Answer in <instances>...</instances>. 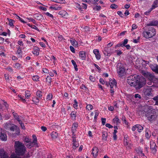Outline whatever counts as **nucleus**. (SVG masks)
<instances>
[{
	"label": "nucleus",
	"instance_id": "1",
	"mask_svg": "<svg viewBox=\"0 0 158 158\" xmlns=\"http://www.w3.org/2000/svg\"><path fill=\"white\" fill-rule=\"evenodd\" d=\"M146 79L141 75H131L127 78V83L136 89H139L146 83Z\"/></svg>",
	"mask_w": 158,
	"mask_h": 158
},
{
	"label": "nucleus",
	"instance_id": "2",
	"mask_svg": "<svg viewBox=\"0 0 158 158\" xmlns=\"http://www.w3.org/2000/svg\"><path fill=\"white\" fill-rule=\"evenodd\" d=\"M15 152L19 155H23L25 152V146L19 141L15 142Z\"/></svg>",
	"mask_w": 158,
	"mask_h": 158
},
{
	"label": "nucleus",
	"instance_id": "3",
	"mask_svg": "<svg viewBox=\"0 0 158 158\" xmlns=\"http://www.w3.org/2000/svg\"><path fill=\"white\" fill-rule=\"evenodd\" d=\"M156 34L155 29L152 27H149L148 30L143 32V37L146 39L151 38L155 35Z\"/></svg>",
	"mask_w": 158,
	"mask_h": 158
},
{
	"label": "nucleus",
	"instance_id": "4",
	"mask_svg": "<svg viewBox=\"0 0 158 158\" xmlns=\"http://www.w3.org/2000/svg\"><path fill=\"white\" fill-rule=\"evenodd\" d=\"M117 71L120 77L124 76L126 74L125 69L121 63H118L117 65Z\"/></svg>",
	"mask_w": 158,
	"mask_h": 158
},
{
	"label": "nucleus",
	"instance_id": "5",
	"mask_svg": "<svg viewBox=\"0 0 158 158\" xmlns=\"http://www.w3.org/2000/svg\"><path fill=\"white\" fill-rule=\"evenodd\" d=\"M146 116L148 120L151 121L154 120L157 118V114L154 111L152 112V111L149 110L146 114Z\"/></svg>",
	"mask_w": 158,
	"mask_h": 158
},
{
	"label": "nucleus",
	"instance_id": "6",
	"mask_svg": "<svg viewBox=\"0 0 158 158\" xmlns=\"http://www.w3.org/2000/svg\"><path fill=\"white\" fill-rule=\"evenodd\" d=\"M142 74L150 81L155 80V76L153 74L146 71H143L141 72Z\"/></svg>",
	"mask_w": 158,
	"mask_h": 158
},
{
	"label": "nucleus",
	"instance_id": "7",
	"mask_svg": "<svg viewBox=\"0 0 158 158\" xmlns=\"http://www.w3.org/2000/svg\"><path fill=\"white\" fill-rule=\"evenodd\" d=\"M17 127L14 124H7V126L5 128L7 129H10L11 131H14L16 129L17 133H16L17 135H19V129H17Z\"/></svg>",
	"mask_w": 158,
	"mask_h": 158
},
{
	"label": "nucleus",
	"instance_id": "8",
	"mask_svg": "<svg viewBox=\"0 0 158 158\" xmlns=\"http://www.w3.org/2000/svg\"><path fill=\"white\" fill-rule=\"evenodd\" d=\"M7 135L4 132V130L1 128V131L0 132V139L2 141H6L7 140Z\"/></svg>",
	"mask_w": 158,
	"mask_h": 158
},
{
	"label": "nucleus",
	"instance_id": "9",
	"mask_svg": "<svg viewBox=\"0 0 158 158\" xmlns=\"http://www.w3.org/2000/svg\"><path fill=\"white\" fill-rule=\"evenodd\" d=\"M136 153L141 157L145 156V155L143 153V148L139 146L136 147L135 149Z\"/></svg>",
	"mask_w": 158,
	"mask_h": 158
},
{
	"label": "nucleus",
	"instance_id": "10",
	"mask_svg": "<svg viewBox=\"0 0 158 158\" xmlns=\"http://www.w3.org/2000/svg\"><path fill=\"white\" fill-rule=\"evenodd\" d=\"M10 154L5 152L3 149H0V156L1 158H10Z\"/></svg>",
	"mask_w": 158,
	"mask_h": 158
},
{
	"label": "nucleus",
	"instance_id": "11",
	"mask_svg": "<svg viewBox=\"0 0 158 158\" xmlns=\"http://www.w3.org/2000/svg\"><path fill=\"white\" fill-rule=\"evenodd\" d=\"M156 144L153 142H152L150 143V148L152 150V152L153 154H155L157 150L156 148Z\"/></svg>",
	"mask_w": 158,
	"mask_h": 158
},
{
	"label": "nucleus",
	"instance_id": "12",
	"mask_svg": "<svg viewBox=\"0 0 158 158\" xmlns=\"http://www.w3.org/2000/svg\"><path fill=\"white\" fill-rule=\"evenodd\" d=\"M150 67L153 71L158 73V65L157 64H150Z\"/></svg>",
	"mask_w": 158,
	"mask_h": 158
},
{
	"label": "nucleus",
	"instance_id": "13",
	"mask_svg": "<svg viewBox=\"0 0 158 158\" xmlns=\"http://www.w3.org/2000/svg\"><path fill=\"white\" fill-rule=\"evenodd\" d=\"M72 145L73 148L74 149H76L79 146V143L77 141L76 138L74 137H73Z\"/></svg>",
	"mask_w": 158,
	"mask_h": 158
},
{
	"label": "nucleus",
	"instance_id": "14",
	"mask_svg": "<svg viewBox=\"0 0 158 158\" xmlns=\"http://www.w3.org/2000/svg\"><path fill=\"white\" fill-rule=\"evenodd\" d=\"M105 56H110L111 54L110 49L108 47H105L103 51Z\"/></svg>",
	"mask_w": 158,
	"mask_h": 158
},
{
	"label": "nucleus",
	"instance_id": "15",
	"mask_svg": "<svg viewBox=\"0 0 158 158\" xmlns=\"http://www.w3.org/2000/svg\"><path fill=\"white\" fill-rule=\"evenodd\" d=\"M98 148L96 147H94L92 150V154L94 158L96 157L98 154Z\"/></svg>",
	"mask_w": 158,
	"mask_h": 158
},
{
	"label": "nucleus",
	"instance_id": "16",
	"mask_svg": "<svg viewBox=\"0 0 158 158\" xmlns=\"http://www.w3.org/2000/svg\"><path fill=\"white\" fill-rule=\"evenodd\" d=\"M59 14L64 18H67L68 17V13L64 10H62L59 11Z\"/></svg>",
	"mask_w": 158,
	"mask_h": 158
},
{
	"label": "nucleus",
	"instance_id": "17",
	"mask_svg": "<svg viewBox=\"0 0 158 158\" xmlns=\"http://www.w3.org/2000/svg\"><path fill=\"white\" fill-rule=\"evenodd\" d=\"M116 84L117 82L115 79L110 80L109 85L111 88H113L114 86H116Z\"/></svg>",
	"mask_w": 158,
	"mask_h": 158
},
{
	"label": "nucleus",
	"instance_id": "18",
	"mask_svg": "<svg viewBox=\"0 0 158 158\" xmlns=\"http://www.w3.org/2000/svg\"><path fill=\"white\" fill-rule=\"evenodd\" d=\"M93 52L95 54L97 59H100L101 56L98 49H95L93 50Z\"/></svg>",
	"mask_w": 158,
	"mask_h": 158
},
{
	"label": "nucleus",
	"instance_id": "19",
	"mask_svg": "<svg viewBox=\"0 0 158 158\" xmlns=\"http://www.w3.org/2000/svg\"><path fill=\"white\" fill-rule=\"evenodd\" d=\"M39 51L40 48H39L36 46L34 47L33 51V53L35 55H38L39 54Z\"/></svg>",
	"mask_w": 158,
	"mask_h": 158
},
{
	"label": "nucleus",
	"instance_id": "20",
	"mask_svg": "<svg viewBox=\"0 0 158 158\" xmlns=\"http://www.w3.org/2000/svg\"><path fill=\"white\" fill-rule=\"evenodd\" d=\"M13 115L15 118L18 121L19 123L22 122L21 120H22V117L21 116H19L16 114H14Z\"/></svg>",
	"mask_w": 158,
	"mask_h": 158
},
{
	"label": "nucleus",
	"instance_id": "21",
	"mask_svg": "<svg viewBox=\"0 0 158 158\" xmlns=\"http://www.w3.org/2000/svg\"><path fill=\"white\" fill-rule=\"evenodd\" d=\"M70 41L74 47H77L78 45L77 42L74 39L71 38Z\"/></svg>",
	"mask_w": 158,
	"mask_h": 158
},
{
	"label": "nucleus",
	"instance_id": "22",
	"mask_svg": "<svg viewBox=\"0 0 158 158\" xmlns=\"http://www.w3.org/2000/svg\"><path fill=\"white\" fill-rule=\"evenodd\" d=\"M79 56L80 58L82 59L86 58L85 52L84 51H81L79 52Z\"/></svg>",
	"mask_w": 158,
	"mask_h": 158
},
{
	"label": "nucleus",
	"instance_id": "23",
	"mask_svg": "<svg viewBox=\"0 0 158 158\" xmlns=\"http://www.w3.org/2000/svg\"><path fill=\"white\" fill-rule=\"evenodd\" d=\"M158 7V0H156L154 2L151 8V10H152Z\"/></svg>",
	"mask_w": 158,
	"mask_h": 158
},
{
	"label": "nucleus",
	"instance_id": "24",
	"mask_svg": "<svg viewBox=\"0 0 158 158\" xmlns=\"http://www.w3.org/2000/svg\"><path fill=\"white\" fill-rule=\"evenodd\" d=\"M113 122L116 125H118L120 123L119 119L117 116H116L115 118L113 119Z\"/></svg>",
	"mask_w": 158,
	"mask_h": 158
},
{
	"label": "nucleus",
	"instance_id": "25",
	"mask_svg": "<svg viewBox=\"0 0 158 158\" xmlns=\"http://www.w3.org/2000/svg\"><path fill=\"white\" fill-rule=\"evenodd\" d=\"M158 25V21H153L147 24L148 26H157Z\"/></svg>",
	"mask_w": 158,
	"mask_h": 158
},
{
	"label": "nucleus",
	"instance_id": "26",
	"mask_svg": "<svg viewBox=\"0 0 158 158\" xmlns=\"http://www.w3.org/2000/svg\"><path fill=\"white\" fill-rule=\"evenodd\" d=\"M102 139L104 141H106L107 140V138L108 135V134L107 132L104 131L102 132Z\"/></svg>",
	"mask_w": 158,
	"mask_h": 158
},
{
	"label": "nucleus",
	"instance_id": "27",
	"mask_svg": "<svg viewBox=\"0 0 158 158\" xmlns=\"http://www.w3.org/2000/svg\"><path fill=\"white\" fill-rule=\"evenodd\" d=\"M32 101L35 104H37L39 102V99L38 98H37L36 96H34L32 98Z\"/></svg>",
	"mask_w": 158,
	"mask_h": 158
},
{
	"label": "nucleus",
	"instance_id": "28",
	"mask_svg": "<svg viewBox=\"0 0 158 158\" xmlns=\"http://www.w3.org/2000/svg\"><path fill=\"white\" fill-rule=\"evenodd\" d=\"M145 136L146 138L148 139L151 135V133L148 129H146Z\"/></svg>",
	"mask_w": 158,
	"mask_h": 158
},
{
	"label": "nucleus",
	"instance_id": "29",
	"mask_svg": "<svg viewBox=\"0 0 158 158\" xmlns=\"http://www.w3.org/2000/svg\"><path fill=\"white\" fill-rule=\"evenodd\" d=\"M6 20L7 21L9 22V24L10 26H14V21L13 20L7 18Z\"/></svg>",
	"mask_w": 158,
	"mask_h": 158
},
{
	"label": "nucleus",
	"instance_id": "30",
	"mask_svg": "<svg viewBox=\"0 0 158 158\" xmlns=\"http://www.w3.org/2000/svg\"><path fill=\"white\" fill-rule=\"evenodd\" d=\"M52 137L53 139H55L58 136V133L55 131H53L52 133Z\"/></svg>",
	"mask_w": 158,
	"mask_h": 158
},
{
	"label": "nucleus",
	"instance_id": "31",
	"mask_svg": "<svg viewBox=\"0 0 158 158\" xmlns=\"http://www.w3.org/2000/svg\"><path fill=\"white\" fill-rule=\"evenodd\" d=\"M31 92L29 90H27L25 92V96L27 98H29L31 96Z\"/></svg>",
	"mask_w": 158,
	"mask_h": 158
},
{
	"label": "nucleus",
	"instance_id": "32",
	"mask_svg": "<svg viewBox=\"0 0 158 158\" xmlns=\"http://www.w3.org/2000/svg\"><path fill=\"white\" fill-rule=\"evenodd\" d=\"M40 77L38 75H35L32 77V79L34 81H39Z\"/></svg>",
	"mask_w": 158,
	"mask_h": 158
},
{
	"label": "nucleus",
	"instance_id": "33",
	"mask_svg": "<svg viewBox=\"0 0 158 158\" xmlns=\"http://www.w3.org/2000/svg\"><path fill=\"white\" fill-rule=\"evenodd\" d=\"M76 71H77L78 70V68H77V65L76 63V62L74 61V60H72L71 61Z\"/></svg>",
	"mask_w": 158,
	"mask_h": 158
},
{
	"label": "nucleus",
	"instance_id": "34",
	"mask_svg": "<svg viewBox=\"0 0 158 158\" xmlns=\"http://www.w3.org/2000/svg\"><path fill=\"white\" fill-rule=\"evenodd\" d=\"M42 15L39 14H37L35 15V18L38 20H40L42 19Z\"/></svg>",
	"mask_w": 158,
	"mask_h": 158
},
{
	"label": "nucleus",
	"instance_id": "35",
	"mask_svg": "<svg viewBox=\"0 0 158 158\" xmlns=\"http://www.w3.org/2000/svg\"><path fill=\"white\" fill-rule=\"evenodd\" d=\"M22 53V51L21 49H17L16 52V54L18 55L19 58H20V57L21 56Z\"/></svg>",
	"mask_w": 158,
	"mask_h": 158
},
{
	"label": "nucleus",
	"instance_id": "36",
	"mask_svg": "<svg viewBox=\"0 0 158 158\" xmlns=\"http://www.w3.org/2000/svg\"><path fill=\"white\" fill-rule=\"evenodd\" d=\"M27 25L30 27H31V28L34 29L37 31H39V30L38 27L34 25H31L30 24L27 23Z\"/></svg>",
	"mask_w": 158,
	"mask_h": 158
},
{
	"label": "nucleus",
	"instance_id": "37",
	"mask_svg": "<svg viewBox=\"0 0 158 158\" xmlns=\"http://www.w3.org/2000/svg\"><path fill=\"white\" fill-rule=\"evenodd\" d=\"M71 117L72 119H76V112L74 111H72L70 114Z\"/></svg>",
	"mask_w": 158,
	"mask_h": 158
},
{
	"label": "nucleus",
	"instance_id": "38",
	"mask_svg": "<svg viewBox=\"0 0 158 158\" xmlns=\"http://www.w3.org/2000/svg\"><path fill=\"white\" fill-rule=\"evenodd\" d=\"M137 130L139 132L142 131L143 130V127L141 125L139 124H137Z\"/></svg>",
	"mask_w": 158,
	"mask_h": 158
},
{
	"label": "nucleus",
	"instance_id": "39",
	"mask_svg": "<svg viewBox=\"0 0 158 158\" xmlns=\"http://www.w3.org/2000/svg\"><path fill=\"white\" fill-rule=\"evenodd\" d=\"M29 143H25L26 145L28 148H31V147H32L34 145V143H32V142H30Z\"/></svg>",
	"mask_w": 158,
	"mask_h": 158
},
{
	"label": "nucleus",
	"instance_id": "40",
	"mask_svg": "<svg viewBox=\"0 0 158 158\" xmlns=\"http://www.w3.org/2000/svg\"><path fill=\"white\" fill-rule=\"evenodd\" d=\"M86 108L88 110H90L93 109V107L91 104H89L86 106Z\"/></svg>",
	"mask_w": 158,
	"mask_h": 158
},
{
	"label": "nucleus",
	"instance_id": "41",
	"mask_svg": "<svg viewBox=\"0 0 158 158\" xmlns=\"http://www.w3.org/2000/svg\"><path fill=\"white\" fill-rule=\"evenodd\" d=\"M73 107L75 109H77L78 102H77L76 99H74V104H73Z\"/></svg>",
	"mask_w": 158,
	"mask_h": 158
},
{
	"label": "nucleus",
	"instance_id": "42",
	"mask_svg": "<svg viewBox=\"0 0 158 158\" xmlns=\"http://www.w3.org/2000/svg\"><path fill=\"white\" fill-rule=\"evenodd\" d=\"M32 137L33 139V140L32 141V143H34V145H35L37 141V139L36 136L35 135H32Z\"/></svg>",
	"mask_w": 158,
	"mask_h": 158
},
{
	"label": "nucleus",
	"instance_id": "43",
	"mask_svg": "<svg viewBox=\"0 0 158 158\" xmlns=\"http://www.w3.org/2000/svg\"><path fill=\"white\" fill-rule=\"evenodd\" d=\"M10 158H21V157L18 156L14 153H12L10 156Z\"/></svg>",
	"mask_w": 158,
	"mask_h": 158
},
{
	"label": "nucleus",
	"instance_id": "44",
	"mask_svg": "<svg viewBox=\"0 0 158 158\" xmlns=\"http://www.w3.org/2000/svg\"><path fill=\"white\" fill-rule=\"evenodd\" d=\"M36 95L40 98H41L42 96V92L38 91L36 92Z\"/></svg>",
	"mask_w": 158,
	"mask_h": 158
},
{
	"label": "nucleus",
	"instance_id": "45",
	"mask_svg": "<svg viewBox=\"0 0 158 158\" xmlns=\"http://www.w3.org/2000/svg\"><path fill=\"white\" fill-rule=\"evenodd\" d=\"M50 9L55 10H60L61 9V7H55V6H50Z\"/></svg>",
	"mask_w": 158,
	"mask_h": 158
},
{
	"label": "nucleus",
	"instance_id": "46",
	"mask_svg": "<svg viewBox=\"0 0 158 158\" xmlns=\"http://www.w3.org/2000/svg\"><path fill=\"white\" fill-rule=\"evenodd\" d=\"M14 68L17 69H19L21 67V65L18 63H16L14 66Z\"/></svg>",
	"mask_w": 158,
	"mask_h": 158
},
{
	"label": "nucleus",
	"instance_id": "47",
	"mask_svg": "<svg viewBox=\"0 0 158 158\" xmlns=\"http://www.w3.org/2000/svg\"><path fill=\"white\" fill-rule=\"evenodd\" d=\"M52 97V94L49 93L47 95L46 97V99L48 100H50L51 99Z\"/></svg>",
	"mask_w": 158,
	"mask_h": 158
},
{
	"label": "nucleus",
	"instance_id": "48",
	"mask_svg": "<svg viewBox=\"0 0 158 158\" xmlns=\"http://www.w3.org/2000/svg\"><path fill=\"white\" fill-rule=\"evenodd\" d=\"M17 19H19L22 23H27V22L24 21L22 18H21L20 17L17 15Z\"/></svg>",
	"mask_w": 158,
	"mask_h": 158
},
{
	"label": "nucleus",
	"instance_id": "49",
	"mask_svg": "<svg viewBox=\"0 0 158 158\" xmlns=\"http://www.w3.org/2000/svg\"><path fill=\"white\" fill-rule=\"evenodd\" d=\"M128 40L127 39H125L123 41V43L122 44H120V45H121L122 47H123L124 46H125L126 44L127 43Z\"/></svg>",
	"mask_w": 158,
	"mask_h": 158
},
{
	"label": "nucleus",
	"instance_id": "50",
	"mask_svg": "<svg viewBox=\"0 0 158 158\" xmlns=\"http://www.w3.org/2000/svg\"><path fill=\"white\" fill-rule=\"evenodd\" d=\"M52 78L49 76H48L46 78V82L48 83H51V82Z\"/></svg>",
	"mask_w": 158,
	"mask_h": 158
},
{
	"label": "nucleus",
	"instance_id": "51",
	"mask_svg": "<svg viewBox=\"0 0 158 158\" xmlns=\"http://www.w3.org/2000/svg\"><path fill=\"white\" fill-rule=\"evenodd\" d=\"M124 143L125 145H128L129 144L128 142L127 137H124Z\"/></svg>",
	"mask_w": 158,
	"mask_h": 158
},
{
	"label": "nucleus",
	"instance_id": "52",
	"mask_svg": "<svg viewBox=\"0 0 158 158\" xmlns=\"http://www.w3.org/2000/svg\"><path fill=\"white\" fill-rule=\"evenodd\" d=\"M6 69L10 73H13L14 72L12 68L10 66L8 67Z\"/></svg>",
	"mask_w": 158,
	"mask_h": 158
},
{
	"label": "nucleus",
	"instance_id": "53",
	"mask_svg": "<svg viewBox=\"0 0 158 158\" xmlns=\"http://www.w3.org/2000/svg\"><path fill=\"white\" fill-rule=\"evenodd\" d=\"M18 97L20 99H21L23 101V102L25 103L26 102V100H25V99L23 98V96H22L21 95H18Z\"/></svg>",
	"mask_w": 158,
	"mask_h": 158
},
{
	"label": "nucleus",
	"instance_id": "54",
	"mask_svg": "<svg viewBox=\"0 0 158 158\" xmlns=\"http://www.w3.org/2000/svg\"><path fill=\"white\" fill-rule=\"evenodd\" d=\"M101 7L100 6H96L94 8V10H99L101 9Z\"/></svg>",
	"mask_w": 158,
	"mask_h": 158
},
{
	"label": "nucleus",
	"instance_id": "55",
	"mask_svg": "<svg viewBox=\"0 0 158 158\" xmlns=\"http://www.w3.org/2000/svg\"><path fill=\"white\" fill-rule=\"evenodd\" d=\"M99 114L98 112L97 111L95 110V115L94 117V119L95 120H96L97 119V117Z\"/></svg>",
	"mask_w": 158,
	"mask_h": 158
},
{
	"label": "nucleus",
	"instance_id": "56",
	"mask_svg": "<svg viewBox=\"0 0 158 158\" xmlns=\"http://www.w3.org/2000/svg\"><path fill=\"white\" fill-rule=\"evenodd\" d=\"M137 28V26L135 24H133L132 26L131 31H132L136 29Z\"/></svg>",
	"mask_w": 158,
	"mask_h": 158
},
{
	"label": "nucleus",
	"instance_id": "57",
	"mask_svg": "<svg viewBox=\"0 0 158 158\" xmlns=\"http://www.w3.org/2000/svg\"><path fill=\"white\" fill-rule=\"evenodd\" d=\"M45 14L47 16L51 17L52 19L53 18V15H52L50 14L49 13L47 12L45 13Z\"/></svg>",
	"mask_w": 158,
	"mask_h": 158
},
{
	"label": "nucleus",
	"instance_id": "58",
	"mask_svg": "<svg viewBox=\"0 0 158 158\" xmlns=\"http://www.w3.org/2000/svg\"><path fill=\"white\" fill-rule=\"evenodd\" d=\"M110 7L112 9H115L117 7V6L114 4H112L110 5Z\"/></svg>",
	"mask_w": 158,
	"mask_h": 158
},
{
	"label": "nucleus",
	"instance_id": "59",
	"mask_svg": "<svg viewBox=\"0 0 158 158\" xmlns=\"http://www.w3.org/2000/svg\"><path fill=\"white\" fill-rule=\"evenodd\" d=\"M89 79L90 80L94 82L95 81V79L94 77L91 75H90L89 77Z\"/></svg>",
	"mask_w": 158,
	"mask_h": 158
},
{
	"label": "nucleus",
	"instance_id": "60",
	"mask_svg": "<svg viewBox=\"0 0 158 158\" xmlns=\"http://www.w3.org/2000/svg\"><path fill=\"white\" fill-rule=\"evenodd\" d=\"M75 5L76 7L79 10H81V7L80 5L78 3H76Z\"/></svg>",
	"mask_w": 158,
	"mask_h": 158
},
{
	"label": "nucleus",
	"instance_id": "61",
	"mask_svg": "<svg viewBox=\"0 0 158 158\" xmlns=\"http://www.w3.org/2000/svg\"><path fill=\"white\" fill-rule=\"evenodd\" d=\"M101 120L102 124L103 125H104L106 123V119L105 118H102Z\"/></svg>",
	"mask_w": 158,
	"mask_h": 158
},
{
	"label": "nucleus",
	"instance_id": "62",
	"mask_svg": "<svg viewBox=\"0 0 158 158\" xmlns=\"http://www.w3.org/2000/svg\"><path fill=\"white\" fill-rule=\"evenodd\" d=\"M84 31H85L86 32H88L89 31V27L88 26L85 27L84 28Z\"/></svg>",
	"mask_w": 158,
	"mask_h": 158
},
{
	"label": "nucleus",
	"instance_id": "63",
	"mask_svg": "<svg viewBox=\"0 0 158 158\" xmlns=\"http://www.w3.org/2000/svg\"><path fill=\"white\" fill-rule=\"evenodd\" d=\"M99 82L102 85H104L105 83V81L102 78H100Z\"/></svg>",
	"mask_w": 158,
	"mask_h": 158
},
{
	"label": "nucleus",
	"instance_id": "64",
	"mask_svg": "<svg viewBox=\"0 0 158 158\" xmlns=\"http://www.w3.org/2000/svg\"><path fill=\"white\" fill-rule=\"evenodd\" d=\"M134 97L135 98H138L139 99H140L141 98V96L140 95L138 94H135V95Z\"/></svg>",
	"mask_w": 158,
	"mask_h": 158
}]
</instances>
